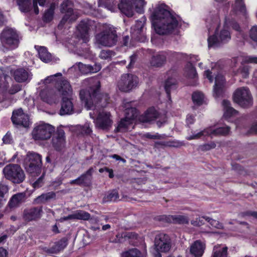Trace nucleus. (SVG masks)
I'll return each mask as SVG.
<instances>
[{
  "instance_id": "338daca9",
  "label": "nucleus",
  "mask_w": 257,
  "mask_h": 257,
  "mask_svg": "<svg viewBox=\"0 0 257 257\" xmlns=\"http://www.w3.org/2000/svg\"><path fill=\"white\" fill-rule=\"evenodd\" d=\"M216 147V144L213 143L211 142L210 144H207L203 145L201 146V149L202 151H208L212 149H214Z\"/></svg>"
},
{
  "instance_id": "3c124183",
  "label": "nucleus",
  "mask_w": 257,
  "mask_h": 257,
  "mask_svg": "<svg viewBox=\"0 0 257 257\" xmlns=\"http://www.w3.org/2000/svg\"><path fill=\"white\" fill-rule=\"evenodd\" d=\"M249 37L257 44V25L253 26L249 31Z\"/></svg>"
},
{
  "instance_id": "4468645a",
  "label": "nucleus",
  "mask_w": 257,
  "mask_h": 257,
  "mask_svg": "<svg viewBox=\"0 0 257 257\" xmlns=\"http://www.w3.org/2000/svg\"><path fill=\"white\" fill-rule=\"evenodd\" d=\"M182 54V53L171 51L159 52L152 57L151 64L153 66L161 67L166 63L167 59H169L171 57H177Z\"/></svg>"
},
{
  "instance_id": "c9c22d12",
  "label": "nucleus",
  "mask_w": 257,
  "mask_h": 257,
  "mask_svg": "<svg viewBox=\"0 0 257 257\" xmlns=\"http://www.w3.org/2000/svg\"><path fill=\"white\" fill-rule=\"evenodd\" d=\"M184 74L186 77L190 79H195L197 77V73L195 68L192 63L188 62L185 67Z\"/></svg>"
},
{
  "instance_id": "4be33fe9",
  "label": "nucleus",
  "mask_w": 257,
  "mask_h": 257,
  "mask_svg": "<svg viewBox=\"0 0 257 257\" xmlns=\"http://www.w3.org/2000/svg\"><path fill=\"white\" fill-rule=\"evenodd\" d=\"M5 177H24V172L18 164H9L3 169Z\"/></svg>"
},
{
  "instance_id": "58836bf2",
  "label": "nucleus",
  "mask_w": 257,
  "mask_h": 257,
  "mask_svg": "<svg viewBox=\"0 0 257 257\" xmlns=\"http://www.w3.org/2000/svg\"><path fill=\"white\" fill-rule=\"evenodd\" d=\"M73 213L74 219L88 220L90 218V214L84 210H78Z\"/></svg>"
},
{
  "instance_id": "680f3d73",
  "label": "nucleus",
  "mask_w": 257,
  "mask_h": 257,
  "mask_svg": "<svg viewBox=\"0 0 257 257\" xmlns=\"http://www.w3.org/2000/svg\"><path fill=\"white\" fill-rule=\"evenodd\" d=\"M111 56V52L109 50H103L99 54V57L102 59H107Z\"/></svg>"
},
{
  "instance_id": "37998d69",
  "label": "nucleus",
  "mask_w": 257,
  "mask_h": 257,
  "mask_svg": "<svg viewBox=\"0 0 257 257\" xmlns=\"http://www.w3.org/2000/svg\"><path fill=\"white\" fill-rule=\"evenodd\" d=\"M125 117L133 120L138 115V111L135 107H126L124 110Z\"/></svg>"
},
{
  "instance_id": "09e8293b",
  "label": "nucleus",
  "mask_w": 257,
  "mask_h": 257,
  "mask_svg": "<svg viewBox=\"0 0 257 257\" xmlns=\"http://www.w3.org/2000/svg\"><path fill=\"white\" fill-rule=\"evenodd\" d=\"M65 15L63 17L62 19L60 21V24L58 25V27L63 26L67 22H74L76 18L73 13H65Z\"/></svg>"
},
{
  "instance_id": "6ab92c4d",
  "label": "nucleus",
  "mask_w": 257,
  "mask_h": 257,
  "mask_svg": "<svg viewBox=\"0 0 257 257\" xmlns=\"http://www.w3.org/2000/svg\"><path fill=\"white\" fill-rule=\"evenodd\" d=\"M52 146L58 151H62L65 147L66 141L63 130L58 128L52 139Z\"/></svg>"
},
{
  "instance_id": "a19ab883",
  "label": "nucleus",
  "mask_w": 257,
  "mask_h": 257,
  "mask_svg": "<svg viewBox=\"0 0 257 257\" xmlns=\"http://www.w3.org/2000/svg\"><path fill=\"white\" fill-rule=\"evenodd\" d=\"M176 81L173 78L168 79L165 84V91L168 98L170 97L171 90L176 88Z\"/></svg>"
},
{
  "instance_id": "e433bc0d",
  "label": "nucleus",
  "mask_w": 257,
  "mask_h": 257,
  "mask_svg": "<svg viewBox=\"0 0 257 257\" xmlns=\"http://www.w3.org/2000/svg\"><path fill=\"white\" fill-rule=\"evenodd\" d=\"M119 200V195L117 191L112 190L106 193L102 199L103 203L115 202Z\"/></svg>"
},
{
  "instance_id": "4d7b16f0",
  "label": "nucleus",
  "mask_w": 257,
  "mask_h": 257,
  "mask_svg": "<svg viewBox=\"0 0 257 257\" xmlns=\"http://www.w3.org/2000/svg\"><path fill=\"white\" fill-rule=\"evenodd\" d=\"M81 133L83 135H88L92 133V130L90 127L89 123H86L83 126H80Z\"/></svg>"
},
{
  "instance_id": "5701e85b",
  "label": "nucleus",
  "mask_w": 257,
  "mask_h": 257,
  "mask_svg": "<svg viewBox=\"0 0 257 257\" xmlns=\"http://www.w3.org/2000/svg\"><path fill=\"white\" fill-rule=\"evenodd\" d=\"M42 213V207H33L25 209L23 212V218L27 221L35 220L41 217Z\"/></svg>"
},
{
  "instance_id": "c756f323",
  "label": "nucleus",
  "mask_w": 257,
  "mask_h": 257,
  "mask_svg": "<svg viewBox=\"0 0 257 257\" xmlns=\"http://www.w3.org/2000/svg\"><path fill=\"white\" fill-rule=\"evenodd\" d=\"M25 194L23 193H18L14 195L11 198L9 203L10 208H14L18 206L25 200Z\"/></svg>"
},
{
  "instance_id": "774afa93",
  "label": "nucleus",
  "mask_w": 257,
  "mask_h": 257,
  "mask_svg": "<svg viewBox=\"0 0 257 257\" xmlns=\"http://www.w3.org/2000/svg\"><path fill=\"white\" fill-rule=\"evenodd\" d=\"M256 215H257L256 211H246L245 212H241L239 214V215L242 217H245L247 216H251L255 218H256Z\"/></svg>"
},
{
  "instance_id": "603ef678",
  "label": "nucleus",
  "mask_w": 257,
  "mask_h": 257,
  "mask_svg": "<svg viewBox=\"0 0 257 257\" xmlns=\"http://www.w3.org/2000/svg\"><path fill=\"white\" fill-rule=\"evenodd\" d=\"M47 0H33V8L34 13L38 15L39 13L38 3L40 6H44Z\"/></svg>"
},
{
  "instance_id": "6e6d98bb",
  "label": "nucleus",
  "mask_w": 257,
  "mask_h": 257,
  "mask_svg": "<svg viewBox=\"0 0 257 257\" xmlns=\"http://www.w3.org/2000/svg\"><path fill=\"white\" fill-rule=\"evenodd\" d=\"M9 190V188L7 185H0V205L4 200V195Z\"/></svg>"
},
{
  "instance_id": "c85d7f7f",
  "label": "nucleus",
  "mask_w": 257,
  "mask_h": 257,
  "mask_svg": "<svg viewBox=\"0 0 257 257\" xmlns=\"http://www.w3.org/2000/svg\"><path fill=\"white\" fill-rule=\"evenodd\" d=\"M222 105L224 109V116L225 117H230L236 115L238 111L231 106L230 102L227 100H223Z\"/></svg>"
},
{
  "instance_id": "f704fd0d",
  "label": "nucleus",
  "mask_w": 257,
  "mask_h": 257,
  "mask_svg": "<svg viewBox=\"0 0 257 257\" xmlns=\"http://www.w3.org/2000/svg\"><path fill=\"white\" fill-rule=\"evenodd\" d=\"M17 2L21 12L26 13L31 10V0H17Z\"/></svg>"
},
{
  "instance_id": "20e7f679",
  "label": "nucleus",
  "mask_w": 257,
  "mask_h": 257,
  "mask_svg": "<svg viewBox=\"0 0 257 257\" xmlns=\"http://www.w3.org/2000/svg\"><path fill=\"white\" fill-rule=\"evenodd\" d=\"M214 69L211 71L207 70L205 71L204 74L210 82L213 80V76H215V85L213 88V96L215 98L222 97L225 90V81L223 76L218 73L215 75Z\"/></svg>"
},
{
  "instance_id": "864d4df0",
  "label": "nucleus",
  "mask_w": 257,
  "mask_h": 257,
  "mask_svg": "<svg viewBox=\"0 0 257 257\" xmlns=\"http://www.w3.org/2000/svg\"><path fill=\"white\" fill-rule=\"evenodd\" d=\"M204 218L210 224L212 227L218 229H221L223 228L222 224L220 223L218 221L210 218L209 217H206Z\"/></svg>"
},
{
  "instance_id": "a878e982",
  "label": "nucleus",
  "mask_w": 257,
  "mask_h": 257,
  "mask_svg": "<svg viewBox=\"0 0 257 257\" xmlns=\"http://www.w3.org/2000/svg\"><path fill=\"white\" fill-rule=\"evenodd\" d=\"M57 91L63 96H70L72 90L69 82L66 80H61L58 83Z\"/></svg>"
},
{
  "instance_id": "2f4dec72",
  "label": "nucleus",
  "mask_w": 257,
  "mask_h": 257,
  "mask_svg": "<svg viewBox=\"0 0 257 257\" xmlns=\"http://www.w3.org/2000/svg\"><path fill=\"white\" fill-rule=\"evenodd\" d=\"M38 51L39 57L43 62L48 63L52 60V55L48 52L46 47L41 46Z\"/></svg>"
},
{
  "instance_id": "9d476101",
  "label": "nucleus",
  "mask_w": 257,
  "mask_h": 257,
  "mask_svg": "<svg viewBox=\"0 0 257 257\" xmlns=\"http://www.w3.org/2000/svg\"><path fill=\"white\" fill-rule=\"evenodd\" d=\"M55 132V127L48 123H43L36 126L32 132V138L36 141H44L49 139Z\"/></svg>"
},
{
  "instance_id": "9b49d317",
  "label": "nucleus",
  "mask_w": 257,
  "mask_h": 257,
  "mask_svg": "<svg viewBox=\"0 0 257 257\" xmlns=\"http://www.w3.org/2000/svg\"><path fill=\"white\" fill-rule=\"evenodd\" d=\"M233 101L243 107L252 104V99L249 90L244 87L237 89L233 94Z\"/></svg>"
},
{
  "instance_id": "de8ad7c7",
  "label": "nucleus",
  "mask_w": 257,
  "mask_h": 257,
  "mask_svg": "<svg viewBox=\"0 0 257 257\" xmlns=\"http://www.w3.org/2000/svg\"><path fill=\"white\" fill-rule=\"evenodd\" d=\"M68 244V238L64 237L57 242L54 246V249L57 251H60L63 250Z\"/></svg>"
},
{
  "instance_id": "a211bd4d",
  "label": "nucleus",
  "mask_w": 257,
  "mask_h": 257,
  "mask_svg": "<svg viewBox=\"0 0 257 257\" xmlns=\"http://www.w3.org/2000/svg\"><path fill=\"white\" fill-rule=\"evenodd\" d=\"M146 19L144 17L142 18L141 20L136 21V24L132 28V35L138 41L144 42L146 39V36L144 33V25Z\"/></svg>"
},
{
  "instance_id": "2eb2a0df",
  "label": "nucleus",
  "mask_w": 257,
  "mask_h": 257,
  "mask_svg": "<svg viewBox=\"0 0 257 257\" xmlns=\"http://www.w3.org/2000/svg\"><path fill=\"white\" fill-rule=\"evenodd\" d=\"M230 130V127L227 125L223 127H219L214 130L212 128H206L195 135L189 137L187 139L188 140L196 139L204 135H213L215 136H226L229 134Z\"/></svg>"
},
{
  "instance_id": "052dcab7",
  "label": "nucleus",
  "mask_w": 257,
  "mask_h": 257,
  "mask_svg": "<svg viewBox=\"0 0 257 257\" xmlns=\"http://www.w3.org/2000/svg\"><path fill=\"white\" fill-rule=\"evenodd\" d=\"M21 86L16 84L13 85L8 90V92L10 94H14L21 90Z\"/></svg>"
},
{
  "instance_id": "aec40b11",
  "label": "nucleus",
  "mask_w": 257,
  "mask_h": 257,
  "mask_svg": "<svg viewBox=\"0 0 257 257\" xmlns=\"http://www.w3.org/2000/svg\"><path fill=\"white\" fill-rule=\"evenodd\" d=\"M91 23V21L90 20H83L80 22L77 26L78 37L83 41V42L85 43L89 40V30Z\"/></svg>"
},
{
  "instance_id": "79ce46f5",
  "label": "nucleus",
  "mask_w": 257,
  "mask_h": 257,
  "mask_svg": "<svg viewBox=\"0 0 257 257\" xmlns=\"http://www.w3.org/2000/svg\"><path fill=\"white\" fill-rule=\"evenodd\" d=\"M232 9L236 13L245 14L246 13V8L243 0L234 3L232 5Z\"/></svg>"
},
{
  "instance_id": "0e129e2a",
  "label": "nucleus",
  "mask_w": 257,
  "mask_h": 257,
  "mask_svg": "<svg viewBox=\"0 0 257 257\" xmlns=\"http://www.w3.org/2000/svg\"><path fill=\"white\" fill-rule=\"evenodd\" d=\"M206 216H203L202 217H199L196 218L194 220H192L191 221V223L192 225L195 226H200L204 224L203 219H205L204 217H206Z\"/></svg>"
},
{
  "instance_id": "ea45409f",
  "label": "nucleus",
  "mask_w": 257,
  "mask_h": 257,
  "mask_svg": "<svg viewBox=\"0 0 257 257\" xmlns=\"http://www.w3.org/2000/svg\"><path fill=\"white\" fill-rule=\"evenodd\" d=\"M55 5L54 3L51 4L50 8L45 12L43 16V21L45 22H50L53 18Z\"/></svg>"
},
{
  "instance_id": "39448f33",
  "label": "nucleus",
  "mask_w": 257,
  "mask_h": 257,
  "mask_svg": "<svg viewBox=\"0 0 257 257\" xmlns=\"http://www.w3.org/2000/svg\"><path fill=\"white\" fill-rule=\"evenodd\" d=\"M42 161L40 155L35 153L27 154L25 159V169L33 175L38 176L41 172Z\"/></svg>"
},
{
  "instance_id": "f03ea898",
  "label": "nucleus",
  "mask_w": 257,
  "mask_h": 257,
  "mask_svg": "<svg viewBox=\"0 0 257 257\" xmlns=\"http://www.w3.org/2000/svg\"><path fill=\"white\" fill-rule=\"evenodd\" d=\"M152 24L157 33L166 35L173 33L178 26V22L164 4H158L151 15Z\"/></svg>"
},
{
  "instance_id": "ddd939ff",
  "label": "nucleus",
  "mask_w": 257,
  "mask_h": 257,
  "mask_svg": "<svg viewBox=\"0 0 257 257\" xmlns=\"http://www.w3.org/2000/svg\"><path fill=\"white\" fill-rule=\"evenodd\" d=\"M94 122L96 127L104 131L109 130L113 123L111 113L103 110L99 112Z\"/></svg>"
},
{
  "instance_id": "5fc2aeb1",
  "label": "nucleus",
  "mask_w": 257,
  "mask_h": 257,
  "mask_svg": "<svg viewBox=\"0 0 257 257\" xmlns=\"http://www.w3.org/2000/svg\"><path fill=\"white\" fill-rule=\"evenodd\" d=\"M145 178H134L131 180V182L133 187L137 189L138 185L145 183L146 180Z\"/></svg>"
},
{
  "instance_id": "423d86ee",
  "label": "nucleus",
  "mask_w": 257,
  "mask_h": 257,
  "mask_svg": "<svg viewBox=\"0 0 257 257\" xmlns=\"http://www.w3.org/2000/svg\"><path fill=\"white\" fill-rule=\"evenodd\" d=\"M0 39L3 45L10 49L17 48L20 43L18 34L12 28L4 30L1 34Z\"/></svg>"
},
{
  "instance_id": "13d9d810",
  "label": "nucleus",
  "mask_w": 257,
  "mask_h": 257,
  "mask_svg": "<svg viewBox=\"0 0 257 257\" xmlns=\"http://www.w3.org/2000/svg\"><path fill=\"white\" fill-rule=\"evenodd\" d=\"M235 169H238L239 170V175H242V176H250L252 175V172L250 171H248L247 170H244L243 169H242L241 167L238 165L236 164L234 166Z\"/></svg>"
},
{
  "instance_id": "cd10ccee",
  "label": "nucleus",
  "mask_w": 257,
  "mask_h": 257,
  "mask_svg": "<svg viewBox=\"0 0 257 257\" xmlns=\"http://www.w3.org/2000/svg\"><path fill=\"white\" fill-rule=\"evenodd\" d=\"M228 247L220 244L214 246L211 257H227Z\"/></svg>"
},
{
  "instance_id": "dca6fc26",
  "label": "nucleus",
  "mask_w": 257,
  "mask_h": 257,
  "mask_svg": "<svg viewBox=\"0 0 257 257\" xmlns=\"http://www.w3.org/2000/svg\"><path fill=\"white\" fill-rule=\"evenodd\" d=\"M11 119L15 125L26 128L29 126V117L27 114L24 113L21 108L13 111Z\"/></svg>"
},
{
  "instance_id": "f257e3e1",
  "label": "nucleus",
  "mask_w": 257,
  "mask_h": 257,
  "mask_svg": "<svg viewBox=\"0 0 257 257\" xmlns=\"http://www.w3.org/2000/svg\"><path fill=\"white\" fill-rule=\"evenodd\" d=\"M88 85L87 91L81 90L80 98L87 109H98L106 106L110 97L107 93H100V82L97 77L85 80Z\"/></svg>"
},
{
  "instance_id": "e2e57ef3",
  "label": "nucleus",
  "mask_w": 257,
  "mask_h": 257,
  "mask_svg": "<svg viewBox=\"0 0 257 257\" xmlns=\"http://www.w3.org/2000/svg\"><path fill=\"white\" fill-rule=\"evenodd\" d=\"M112 0H99L98 6L104 7L107 9H109L111 7V3Z\"/></svg>"
},
{
  "instance_id": "f8f14e48",
  "label": "nucleus",
  "mask_w": 257,
  "mask_h": 257,
  "mask_svg": "<svg viewBox=\"0 0 257 257\" xmlns=\"http://www.w3.org/2000/svg\"><path fill=\"white\" fill-rule=\"evenodd\" d=\"M155 246L157 252H167L172 245L170 237L167 234L161 233L156 235Z\"/></svg>"
},
{
  "instance_id": "8fccbe9b",
  "label": "nucleus",
  "mask_w": 257,
  "mask_h": 257,
  "mask_svg": "<svg viewBox=\"0 0 257 257\" xmlns=\"http://www.w3.org/2000/svg\"><path fill=\"white\" fill-rule=\"evenodd\" d=\"M88 178H77V179L72 180L70 183L71 184L88 186L90 184V182Z\"/></svg>"
},
{
  "instance_id": "7ed1b4c3",
  "label": "nucleus",
  "mask_w": 257,
  "mask_h": 257,
  "mask_svg": "<svg viewBox=\"0 0 257 257\" xmlns=\"http://www.w3.org/2000/svg\"><path fill=\"white\" fill-rule=\"evenodd\" d=\"M118 41L116 28L110 25H104L102 31L95 35V43L98 46L111 47Z\"/></svg>"
},
{
  "instance_id": "69168bd1",
  "label": "nucleus",
  "mask_w": 257,
  "mask_h": 257,
  "mask_svg": "<svg viewBox=\"0 0 257 257\" xmlns=\"http://www.w3.org/2000/svg\"><path fill=\"white\" fill-rule=\"evenodd\" d=\"M168 142L161 141V142H156L154 145V148L158 149H163L165 147H168Z\"/></svg>"
},
{
  "instance_id": "7c9ffc66",
  "label": "nucleus",
  "mask_w": 257,
  "mask_h": 257,
  "mask_svg": "<svg viewBox=\"0 0 257 257\" xmlns=\"http://www.w3.org/2000/svg\"><path fill=\"white\" fill-rule=\"evenodd\" d=\"M158 116V113L154 107L148 109L142 116V121L144 122H150L156 119Z\"/></svg>"
},
{
  "instance_id": "c03bdc74",
  "label": "nucleus",
  "mask_w": 257,
  "mask_h": 257,
  "mask_svg": "<svg viewBox=\"0 0 257 257\" xmlns=\"http://www.w3.org/2000/svg\"><path fill=\"white\" fill-rule=\"evenodd\" d=\"M121 257H145V256L138 249L133 248L123 252Z\"/></svg>"
},
{
  "instance_id": "412c9836",
  "label": "nucleus",
  "mask_w": 257,
  "mask_h": 257,
  "mask_svg": "<svg viewBox=\"0 0 257 257\" xmlns=\"http://www.w3.org/2000/svg\"><path fill=\"white\" fill-rule=\"evenodd\" d=\"M40 95L41 99L49 104L55 103L59 97V93L55 89L49 88L42 90Z\"/></svg>"
},
{
  "instance_id": "49530a36",
  "label": "nucleus",
  "mask_w": 257,
  "mask_h": 257,
  "mask_svg": "<svg viewBox=\"0 0 257 257\" xmlns=\"http://www.w3.org/2000/svg\"><path fill=\"white\" fill-rule=\"evenodd\" d=\"M71 6V3L68 0L64 1L61 5V12L62 13H73V10Z\"/></svg>"
},
{
  "instance_id": "473e14b6",
  "label": "nucleus",
  "mask_w": 257,
  "mask_h": 257,
  "mask_svg": "<svg viewBox=\"0 0 257 257\" xmlns=\"http://www.w3.org/2000/svg\"><path fill=\"white\" fill-rule=\"evenodd\" d=\"M168 218L169 221L174 223L188 224L189 223V219L188 217L185 215H169Z\"/></svg>"
},
{
  "instance_id": "bb28decb",
  "label": "nucleus",
  "mask_w": 257,
  "mask_h": 257,
  "mask_svg": "<svg viewBox=\"0 0 257 257\" xmlns=\"http://www.w3.org/2000/svg\"><path fill=\"white\" fill-rule=\"evenodd\" d=\"M56 197V193L51 191L39 196L35 199V202L37 204H44L52 200H55Z\"/></svg>"
},
{
  "instance_id": "72a5a7b5",
  "label": "nucleus",
  "mask_w": 257,
  "mask_h": 257,
  "mask_svg": "<svg viewBox=\"0 0 257 257\" xmlns=\"http://www.w3.org/2000/svg\"><path fill=\"white\" fill-rule=\"evenodd\" d=\"M79 68L80 71L84 74H87L89 73H95L100 69V67L99 65L97 66L95 65V68H93V66L90 65H84L82 63L79 62L78 63Z\"/></svg>"
},
{
  "instance_id": "4c0bfd02",
  "label": "nucleus",
  "mask_w": 257,
  "mask_h": 257,
  "mask_svg": "<svg viewBox=\"0 0 257 257\" xmlns=\"http://www.w3.org/2000/svg\"><path fill=\"white\" fill-rule=\"evenodd\" d=\"M133 122V120L127 119L126 117L122 118L119 121L117 127V131L118 132H125Z\"/></svg>"
},
{
  "instance_id": "a18cd8bd",
  "label": "nucleus",
  "mask_w": 257,
  "mask_h": 257,
  "mask_svg": "<svg viewBox=\"0 0 257 257\" xmlns=\"http://www.w3.org/2000/svg\"><path fill=\"white\" fill-rule=\"evenodd\" d=\"M192 98L194 104L200 106L204 102V96L201 92H195L192 95Z\"/></svg>"
},
{
  "instance_id": "393cba45",
  "label": "nucleus",
  "mask_w": 257,
  "mask_h": 257,
  "mask_svg": "<svg viewBox=\"0 0 257 257\" xmlns=\"http://www.w3.org/2000/svg\"><path fill=\"white\" fill-rule=\"evenodd\" d=\"M13 76L17 82L22 83L30 80L31 74L28 69L19 68L14 70Z\"/></svg>"
},
{
  "instance_id": "0eeeda50",
  "label": "nucleus",
  "mask_w": 257,
  "mask_h": 257,
  "mask_svg": "<svg viewBox=\"0 0 257 257\" xmlns=\"http://www.w3.org/2000/svg\"><path fill=\"white\" fill-rule=\"evenodd\" d=\"M139 83L138 77L132 74H123L117 82V88L121 92H130L136 88Z\"/></svg>"
},
{
  "instance_id": "f3484780",
  "label": "nucleus",
  "mask_w": 257,
  "mask_h": 257,
  "mask_svg": "<svg viewBox=\"0 0 257 257\" xmlns=\"http://www.w3.org/2000/svg\"><path fill=\"white\" fill-rule=\"evenodd\" d=\"M206 248L205 240L198 239L192 242L188 249V253L191 257H202Z\"/></svg>"
},
{
  "instance_id": "b1692460",
  "label": "nucleus",
  "mask_w": 257,
  "mask_h": 257,
  "mask_svg": "<svg viewBox=\"0 0 257 257\" xmlns=\"http://www.w3.org/2000/svg\"><path fill=\"white\" fill-rule=\"evenodd\" d=\"M61 104V106L59 111L60 115H70L74 112L73 104L70 98L63 96Z\"/></svg>"
},
{
  "instance_id": "6e6552de",
  "label": "nucleus",
  "mask_w": 257,
  "mask_h": 257,
  "mask_svg": "<svg viewBox=\"0 0 257 257\" xmlns=\"http://www.w3.org/2000/svg\"><path fill=\"white\" fill-rule=\"evenodd\" d=\"M145 5L144 0H121L118 7L121 12L126 16L132 17L134 15L135 8L137 12H141Z\"/></svg>"
},
{
  "instance_id": "1a4fd4ad",
  "label": "nucleus",
  "mask_w": 257,
  "mask_h": 257,
  "mask_svg": "<svg viewBox=\"0 0 257 257\" xmlns=\"http://www.w3.org/2000/svg\"><path fill=\"white\" fill-rule=\"evenodd\" d=\"M231 40L230 33L227 28L224 26L223 28L217 33L208 38V46L209 48L218 47L222 44L228 42Z\"/></svg>"
},
{
  "instance_id": "bf43d9fd",
  "label": "nucleus",
  "mask_w": 257,
  "mask_h": 257,
  "mask_svg": "<svg viewBox=\"0 0 257 257\" xmlns=\"http://www.w3.org/2000/svg\"><path fill=\"white\" fill-rule=\"evenodd\" d=\"M44 178H38L36 181H31L32 186L34 189L42 187L44 184Z\"/></svg>"
}]
</instances>
